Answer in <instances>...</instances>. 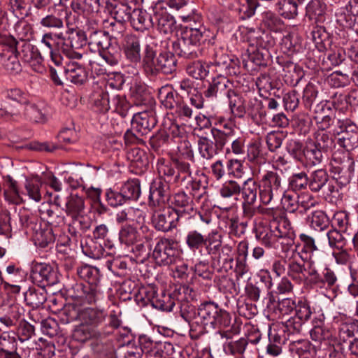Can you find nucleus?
<instances>
[{
	"label": "nucleus",
	"mask_w": 358,
	"mask_h": 358,
	"mask_svg": "<svg viewBox=\"0 0 358 358\" xmlns=\"http://www.w3.org/2000/svg\"><path fill=\"white\" fill-rule=\"evenodd\" d=\"M120 190L127 201H136L141 195V185L138 179H132L125 182Z\"/></svg>",
	"instance_id": "obj_40"
},
{
	"label": "nucleus",
	"mask_w": 358,
	"mask_h": 358,
	"mask_svg": "<svg viewBox=\"0 0 358 358\" xmlns=\"http://www.w3.org/2000/svg\"><path fill=\"white\" fill-rule=\"evenodd\" d=\"M170 185L160 177L155 180L150 187L149 206L152 208L165 206L170 200Z\"/></svg>",
	"instance_id": "obj_15"
},
{
	"label": "nucleus",
	"mask_w": 358,
	"mask_h": 358,
	"mask_svg": "<svg viewBox=\"0 0 358 358\" xmlns=\"http://www.w3.org/2000/svg\"><path fill=\"white\" fill-rule=\"evenodd\" d=\"M206 241V236L196 230L189 231L185 237V243L193 252L200 250L204 247Z\"/></svg>",
	"instance_id": "obj_50"
},
{
	"label": "nucleus",
	"mask_w": 358,
	"mask_h": 358,
	"mask_svg": "<svg viewBox=\"0 0 358 358\" xmlns=\"http://www.w3.org/2000/svg\"><path fill=\"white\" fill-rule=\"evenodd\" d=\"M299 6L295 0H280L276 3L280 14L287 19L294 18L298 15Z\"/></svg>",
	"instance_id": "obj_46"
},
{
	"label": "nucleus",
	"mask_w": 358,
	"mask_h": 358,
	"mask_svg": "<svg viewBox=\"0 0 358 358\" xmlns=\"http://www.w3.org/2000/svg\"><path fill=\"white\" fill-rule=\"evenodd\" d=\"M69 224V232L74 238L80 237L90 227V222L85 214L71 217Z\"/></svg>",
	"instance_id": "obj_29"
},
{
	"label": "nucleus",
	"mask_w": 358,
	"mask_h": 358,
	"mask_svg": "<svg viewBox=\"0 0 358 358\" xmlns=\"http://www.w3.org/2000/svg\"><path fill=\"white\" fill-rule=\"evenodd\" d=\"M197 145L199 153L203 159L210 160L220 153L213 143V140L207 136L199 137Z\"/></svg>",
	"instance_id": "obj_32"
},
{
	"label": "nucleus",
	"mask_w": 358,
	"mask_h": 358,
	"mask_svg": "<svg viewBox=\"0 0 358 358\" xmlns=\"http://www.w3.org/2000/svg\"><path fill=\"white\" fill-rule=\"evenodd\" d=\"M291 229L290 224L284 222H271V224H259L255 228L257 239L267 248L274 247L278 239L289 236Z\"/></svg>",
	"instance_id": "obj_5"
},
{
	"label": "nucleus",
	"mask_w": 358,
	"mask_h": 358,
	"mask_svg": "<svg viewBox=\"0 0 358 358\" xmlns=\"http://www.w3.org/2000/svg\"><path fill=\"white\" fill-rule=\"evenodd\" d=\"M174 306L175 301L173 296L164 292L160 296L157 294L152 301V307L162 311L170 312L173 310Z\"/></svg>",
	"instance_id": "obj_55"
},
{
	"label": "nucleus",
	"mask_w": 358,
	"mask_h": 358,
	"mask_svg": "<svg viewBox=\"0 0 358 358\" xmlns=\"http://www.w3.org/2000/svg\"><path fill=\"white\" fill-rule=\"evenodd\" d=\"M101 329L92 328L80 323V325L75 329L73 336L76 341L85 343L90 339L101 340Z\"/></svg>",
	"instance_id": "obj_28"
},
{
	"label": "nucleus",
	"mask_w": 358,
	"mask_h": 358,
	"mask_svg": "<svg viewBox=\"0 0 358 358\" xmlns=\"http://www.w3.org/2000/svg\"><path fill=\"white\" fill-rule=\"evenodd\" d=\"M28 63L36 72H42V57L40 52L31 43L21 41L18 42L11 36L0 38V64L10 73H17L21 71L19 61Z\"/></svg>",
	"instance_id": "obj_1"
},
{
	"label": "nucleus",
	"mask_w": 358,
	"mask_h": 358,
	"mask_svg": "<svg viewBox=\"0 0 358 358\" xmlns=\"http://www.w3.org/2000/svg\"><path fill=\"white\" fill-rule=\"evenodd\" d=\"M141 64L146 76L155 77L159 73L158 56H156V50L153 43H146L145 44Z\"/></svg>",
	"instance_id": "obj_19"
},
{
	"label": "nucleus",
	"mask_w": 358,
	"mask_h": 358,
	"mask_svg": "<svg viewBox=\"0 0 358 358\" xmlns=\"http://www.w3.org/2000/svg\"><path fill=\"white\" fill-rule=\"evenodd\" d=\"M129 22L136 30H143L153 25V19L145 11L134 8Z\"/></svg>",
	"instance_id": "obj_35"
},
{
	"label": "nucleus",
	"mask_w": 358,
	"mask_h": 358,
	"mask_svg": "<svg viewBox=\"0 0 358 358\" xmlns=\"http://www.w3.org/2000/svg\"><path fill=\"white\" fill-rule=\"evenodd\" d=\"M110 38L108 32L101 30L90 31L88 34V45L91 50L99 52L109 48Z\"/></svg>",
	"instance_id": "obj_25"
},
{
	"label": "nucleus",
	"mask_w": 358,
	"mask_h": 358,
	"mask_svg": "<svg viewBox=\"0 0 358 358\" xmlns=\"http://www.w3.org/2000/svg\"><path fill=\"white\" fill-rule=\"evenodd\" d=\"M326 236L328 238L329 245L331 248L343 249L346 245L349 238L352 236L350 233H347L345 231H339L337 229H332L329 230Z\"/></svg>",
	"instance_id": "obj_33"
},
{
	"label": "nucleus",
	"mask_w": 358,
	"mask_h": 358,
	"mask_svg": "<svg viewBox=\"0 0 358 358\" xmlns=\"http://www.w3.org/2000/svg\"><path fill=\"white\" fill-rule=\"evenodd\" d=\"M152 223L155 228L163 232H168L184 224L176 212L170 207L165 206L153 207Z\"/></svg>",
	"instance_id": "obj_10"
},
{
	"label": "nucleus",
	"mask_w": 358,
	"mask_h": 358,
	"mask_svg": "<svg viewBox=\"0 0 358 358\" xmlns=\"http://www.w3.org/2000/svg\"><path fill=\"white\" fill-rule=\"evenodd\" d=\"M61 34L52 32L45 34L41 39V45L47 48V53L56 66L62 64V57L59 52L62 51Z\"/></svg>",
	"instance_id": "obj_20"
},
{
	"label": "nucleus",
	"mask_w": 358,
	"mask_h": 358,
	"mask_svg": "<svg viewBox=\"0 0 358 358\" xmlns=\"http://www.w3.org/2000/svg\"><path fill=\"white\" fill-rule=\"evenodd\" d=\"M134 8H131L127 3H117L114 5L110 11L115 21L124 23L131 20V13Z\"/></svg>",
	"instance_id": "obj_48"
},
{
	"label": "nucleus",
	"mask_w": 358,
	"mask_h": 358,
	"mask_svg": "<svg viewBox=\"0 0 358 358\" xmlns=\"http://www.w3.org/2000/svg\"><path fill=\"white\" fill-rule=\"evenodd\" d=\"M81 307L78 306L76 303H68L59 312L60 320L64 323L68 324L76 320L80 322Z\"/></svg>",
	"instance_id": "obj_39"
},
{
	"label": "nucleus",
	"mask_w": 358,
	"mask_h": 358,
	"mask_svg": "<svg viewBox=\"0 0 358 358\" xmlns=\"http://www.w3.org/2000/svg\"><path fill=\"white\" fill-rule=\"evenodd\" d=\"M26 304L37 308L42 306L47 300L46 292L43 289H36L30 287L24 294Z\"/></svg>",
	"instance_id": "obj_34"
},
{
	"label": "nucleus",
	"mask_w": 358,
	"mask_h": 358,
	"mask_svg": "<svg viewBox=\"0 0 358 358\" xmlns=\"http://www.w3.org/2000/svg\"><path fill=\"white\" fill-rule=\"evenodd\" d=\"M262 24L271 31H278L282 28V20L271 11L264 12L262 14Z\"/></svg>",
	"instance_id": "obj_64"
},
{
	"label": "nucleus",
	"mask_w": 358,
	"mask_h": 358,
	"mask_svg": "<svg viewBox=\"0 0 358 358\" xmlns=\"http://www.w3.org/2000/svg\"><path fill=\"white\" fill-rule=\"evenodd\" d=\"M227 99L231 114L236 117H243L246 113L243 97L234 90Z\"/></svg>",
	"instance_id": "obj_38"
},
{
	"label": "nucleus",
	"mask_w": 358,
	"mask_h": 358,
	"mask_svg": "<svg viewBox=\"0 0 358 358\" xmlns=\"http://www.w3.org/2000/svg\"><path fill=\"white\" fill-rule=\"evenodd\" d=\"M144 38L136 34H127L122 41V48L126 59L134 64H139L141 57V45L143 44Z\"/></svg>",
	"instance_id": "obj_16"
},
{
	"label": "nucleus",
	"mask_w": 358,
	"mask_h": 358,
	"mask_svg": "<svg viewBox=\"0 0 358 358\" xmlns=\"http://www.w3.org/2000/svg\"><path fill=\"white\" fill-rule=\"evenodd\" d=\"M234 84L227 77L218 76L209 83L203 94L206 97H227L234 91Z\"/></svg>",
	"instance_id": "obj_17"
},
{
	"label": "nucleus",
	"mask_w": 358,
	"mask_h": 358,
	"mask_svg": "<svg viewBox=\"0 0 358 358\" xmlns=\"http://www.w3.org/2000/svg\"><path fill=\"white\" fill-rule=\"evenodd\" d=\"M287 274L299 285L308 280L307 268L305 264L295 259H289L288 262Z\"/></svg>",
	"instance_id": "obj_27"
},
{
	"label": "nucleus",
	"mask_w": 358,
	"mask_h": 358,
	"mask_svg": "<svg viewBox=\"0 0 358 358\" xmlns=\"http://www.w3.org/2000/svg\"><path fill=\"white\" fill-rule=\"evenodd\" d=\"M99 0H72L71 8L78 15H88L98 9Z\"/></svg>",
	"instance_id": "obj_52"
},
{
	"label": "nucleus",
	"mask_w": 358,
	"mask_h": 358,
	"mask_svg": "<svg viewBox=\"0 0 358 358\" xmlns=\"http://www.w3.org/2000/svg\"><path fill=\"white\" fill-rule=\"evenodd\" d=\"M207 40L204 28L191 27L182 32L181 36L173 42V51L180 58L195 59L201 55V45Z\"/></svg>",
	"instance_id": "obj_4"
},
{
	"label": "nucleus",
	"mask_w": 358,
	"mask_h": 358,
	"mask_svg": "<svg viewBox=\"0 0 358 358\" xmlns=\"http://www.w3.org/2000/svg\"><path fill=\"white\" fill-rule=\"evenodd\" d=\"M289 187L294 192L306 189L309 185V178L304 171L292 174L288 180Z\"/></svg>",
	"instance_id": "obj_56"
},
{
	"label": "nucleus",
	"mask_w": 358,
	"mask_h": 358,
	"mask_svg": "<svg viewBox=\"0 0 358 358\" xmlns=\"http://www.w3.org/2000/svg\"><path fill=\"white\" fill-rule=\"evenodd\" d=\"M158 96L162 103L168 109L176 108L180 102L178 94H176L169 86L161 87L159 90Z\"/></svg>",
	"instance_id": "obj_37"
},
{
	"label": "nucleus",
	"mask_w": 358,
	"mask_h": 358,
	"mask_svg": "<svg viewBox=\"0 0 358 358\" xmlns=\"http://www.w3.org/2000/svg\"><path fill=\"white\" fill-rule=\"evenodd\" d=\"M198 316L206 331L218 329L222 338L229 339L239 333V327L232 323L230 314L215 303L201 304L198 310Z\"/></svg>",
	"instance_id": "obj_2"
},
{
	"label": "nucleus",
	"mask_w": 358,
	"mask_h": 358,
	"mask_svg": "<svg viewBox=\"0 0 358 358\" xmlns=\"http://www.w3.org/2000/svg\"><path fill=\"white\" fill-rule=\"evenodd\" d=\"M83 251L86 255L95 259H106L109 254L100 243L93 240L86 243L85 247L83 248Z\"/></svg>",
	"instance_id": "obj_53"
},
{
	"label": "nucleus",
	"mask_w": 358,
	"mask_h": 358,
	"mask_svg": "<svg viewBox=\"0 0 358 358\" xmlns=\"http://www.w3.org/2000/svg\"><path fill=\"white\" fill-rule=\"evenodd\" d=\"M219 192L224 199L238 196L241 194V185L234 180H227L220 187Z\"/></svg>",
	"instance_id": "obj_62"
},
{
	"label": "nucleus",
	"mask_w": 358,
	"mask_h": 358,
	"mask_svg": "<svg viewBox=\"0 0 358 358\" xmlns=\"http://www.w3.org/2000/svg\"><path fill=\"white\" fill-rule=\"evenodd\" d=\"M170 201L169 207L176 212L183 223L197 214L193 197L184 192L174 194L170 198Z\"/></svg>",
	"instance_id": "obj_12"
},
{
	"label": "nucleus",
	"mask_w": 358,
	"mask_h": 358,
	"mask_svg": "<svg viewBox=\"0 0 358 358\" xmlns=\"http://www.w3.org/2000/svg\"><path fill=\"white\" fill-rule=\"evenodd\" d=\"M298 205H299V213H307L319 205L317 199L312 194L303 192L298 195Z\"/></svg>",
	"instance_id": "obj_58"
},
{
	"label": "nucleus",
	"mask_w": 358,
	"mask_h": 358,
	"mask_svg": "<svg viewBox=\"0 0 358 358\" xmlns=\"http://www.w3.org/2000/svg\"><path fill=\"white\" fill-rule=\"evenodd\" d=\"M155 20L157 24V29L164 34L172 33L176 29V22L173 17L164 13L159 16L156 15Z\"/></svg>",
	"instance_id": "obj_60"
},
{
	"label": "nucleus",
	"mask_w": 358,
	"mask_h": 358,
	"mask_svg": "<svg viewBox=\"0 0 358 358\" xmlns=\"http://www.w3.org/2000/svg\"><path fill=\"white\" fill-rule=\"evenodd\" d=\"M326 153L324 150H322L319 147L315 146L313 143L305 146V153H303V162L310 165L320 164L323 159V154Z\"/></svg>",
	"instance_id": "obj_43"
},
{
	"label": "nucleus",
	"mask_w": 358,
	"mask_h": 358,
	"mask_svg": "<svg viewBox=\"0 0 358 358\" xmlns=\"http://www.w3.org/2000/svg\"><path fill=\"white\" fill-rule=\"evenodd\" d=\"M269 56V52L266 49L248 50L247 53L243 56L244 67L248 71H255L257 67L266 65Z\"/></svg>",
	"instance_id": "obj_21"
},
{
	"label": "nucleus",
	"mask_w": 358,
	"mask_h": 358,
	"mask_svg": "<svg viewBox=\"0 0 358 358\" xmlns=\"http://www.w3.org/2000/svg\"><path fill=\"white\" fill-rule=\"evenodd\" d=\"M80 314V323L96 329H101L99 326L106 317V313L103 310L92 308H83Z\"/></svg>",
	"instance_id": "obj_23"
},
{
	"label": "nucleus",
	"mask_w": 358,
	"mask_h": 358,
	"mask_svg": "<svg viewBox=\"0 0 358 358\" xmlns=\"http://www.w3.org/2000/svg\"><path fill=\"white\" fill-rule=\"evenodd\" d=\"M330 221L327 215L322 210L312 212L310 225L315 230L324 231L329 227Z\"/></svg>",
	"instance_id": "obj_61"
},
{
	"label": "nucleus",
	"mask_w": 358,
	"mask_h": 358,
	"mask_svg": "<svg viewBox=\"0 0 358 358\" xmlns=\"http://www.w3.org/2000/svg\"><path fill=\"white\" fill-rule=\"evenodd\" d=\"M181 183L182 184V182ZM183 184L187 188H190L192 191L191 194L194 199L196 201H200L203 199L206 200L208 197L206 186L200 180L193 179L191 176Z\"/></svg>",
	"instance_id": "obj_41"
},
{
	"label": "nucleus",
	"mask_w": 358,
	"mask_h": 358,
	"mask_svg": "<svg viewBox=\"0 0 358 358\" xmlns=\"http://www.w3.org/2000/svg\"><path fill=\"white\" fill-rule=\"evenodd\" d=\"M94 105L101 113H106L109 110L117 112L122 118L127 116L130 104L126 98L120 94H111L107 92L101 91L94 100ZM124 121L121 119L120 124H124Z\"/></svg>",
	"instance_id": "obj_6"
},
{
	"label": "nucleus",
	"mask_w": 358,
	"mask_h": 358,
	"mask_svg": "<svg viewBox=\"0 0 358 358\" xmlns=\"http://www.w3.org/2000/svg\"><path fill=\"white\" fill-rule=\"evenodd\" d=\"M127 157L131 161V165L138 169L140 171H143L148 166V157L145 152L139 148L132 149L128 153Z\"/></svg>",
	"instance_id": "obj_47"
},
{
	"label": "nucleus",
	"mask_w": 358,
	"mask_h": 358,
	"mask_svg": "<svg viewBox=\"0 0 358 358\" xmlns=\"http://www.w3.org/2000/svg\"><path fill=\"white\" fill-rule=\"evenodd\" d=\"M257 210L260 214L266 217L268 220L269 225H271L273 222L278 223H281L282 222L285 224H290L287 217L280 215V210L277 208H265L259 206L257 207Z\"/></svg>",
	"instance_id": "obj_63"
},
{
	"label": "nucleus",
	"mask_w": 358,
	"mask_h": 358,
	"mask_svg": "<svg viewBox=\"0 0 358 358\" xmlns=\"http://www.w3.org/2000/svg\"><path fill=\"white\" fill-rule=\"evenodd\" d=\"M85 200L78 194H70L65 203L64 211L71 218L85 214Z\"/></svg>",
	"instance_id": "obj_26"
},
{
	"label": "nucleus",
	"mask_w": 358,
	"mask_h": 358,
	"mask_svg": "<svg viewBox=\"0 0 358 358\" xmlns=\"http://www.w3.org/2000/svg\"><path fill=\"white\" fill-rule=\"evenodd\" d=\"M194 163V152L190 147L185 145L183 148H179L178 154L172 157L171 162H166L163 159H159L157 170L161 177H167L169 182L173 179L174 182H185L192 175Z\"/></svg>",
	"instance_id": "obj_3"
},
{
	"label": "nucleus",
	"mask_w": 358,
	"mask_h": 358,
	"mask_svg": "<svg viewBox=\"0 0 358 358\" xmlns=\"http://www.w3.org/2000/svg\"><path fill=\"white\" fill-rule=\"evenodd\" d=\"M248 244L247 242L242 241L238 245V252L242 258L238 257L236 259V264L234 269L236 278H243L248 275L249 266L246 264V256L248 252Z\"/></svg>",
	"instance_id": "obj_36"
},
{
	"label": "nucleus",
	"mask_w": 358,
	"mask_h": 358,
	"mask_svg": "<svg viewBox=\"0 0 358 358\" xmlns=\"http://www.w3.org/2000/svg\"><path fill=\"white\" fill-rule=\"evenodd\" d=\"M31 278L34 282L40 287L52 286L59 282L58 272L50 264L33 262L31 264Z\"/></svg>",
	"instance_id": "obj_14"
},
{
	"label": "nucleus",
	"mask_w": 358,
	"mask_h": 358,
	"mask_svg": "<svg viewBox=\"0 0 358 358\" xmlns=\"http://www.w3.org/2000/svg\"><path fill=\"white\" fill-rule=\"evenodd\" d=\"M156 263L160 266H168L179 261L178 250L172 239L160 238L152 252Z\"/></svg>",
	"instance_id": "obj_11"
},
{
	"label": "nucleus",
	"mask_w": 358,
	"mask_h": 358,
	"mask_svg": "<svg viewBox=\"0 0 358 358\" xmlns=\"http://www.w3.org/2000/svg\"><path fill=\"white\" fill-rule=\"evenodd\" d=\"M5 313L0 316V324L6 327L15 326L20 322L24 308L17 303H13L4 309Z\"/></svg>",
	"instance_id": "obj_24"
},
{
	"label": "nucleus",
	"mask_w": 358,
	"mask_h": 358,
	"mask_svg": "<svg viewBox=\"0 0 358 358\" xmlns=\"http://www.w3.org/2000/svg\"><path fill=\"white\" fill-rule=\"evenodd\" d=\"M42 186L41 178L38 176H34L30 179L26 180L25 188L29 196L36 201L41 199V187Z\"/></svg>",
	"instance_id": "obj_54"
},
{
	"label": "nucleus",
	"mask_w": 358,
	"mask_h": 358,
	"mask_svg": "<svg viewBox=\"0 0 358 358\" xmlns=\"http://www.w3.org/2000/svg\"><path fill=\"white\" fill-rule=\"evenodd\" d=\"M94 105L101 113H106L109 110L117 112L122 118L127 116L130 104L126 98L120 94H111L107 92L101 91L94 100ZM124 121L121 119L120 124H124Z\"/></svg>",
	"instance_id": "obj_7"
},
{
	"label": "nucleus",
	"mask_w": 358,
	"mask_h": 358,
	"mask_svg": "<svg viewBox=\"0 0 358 358\" xmlns=\"http://www.w3.org/2000/svg\"><path fill=\"white\" fill-rule=\"evenodd\" d=\"M329 180V176L324 169L313 171L309 178V187L313 192H319Z\"/></svg>",
	"instance_id": "obj_51"
},
{
	"label": "nucleus",
	"mask_w": 358,
	"mask_h": 358,
	"mask_svg": "<svg viewBox=\"0 0 358 358\" xmlns=\"http://www.w3.org/2000/svg\"><path fill=\"white\" fill-rule=\"evenodd\" d=\"M20 220L24 227L33 231V238L36 245L45 248L54 243L55 236L52 227H45L42 229L35 222V218L30 219L27 215L22 216Z\"/></svg>",
	"instance_id": "obj_13"
},
{
	"label": "nucleus",
	"mask_w": 358,
	"mask_h": 358,
	"mask_svg": "<svg viewBox=\"0 0 358 358\" xmlns=\"http://www.w3.org/2000/svg\"><path fill=\"white\" fill-rule=\"evenodd\" d=\"M77 275L87 282V285H99L101 274L99 270L94 266L83 264L77 268Z\"/></svg>",
	"instance_id": "obj_31"
},
{
	"label": "nucleus",
	"mask_w": 358,
	"mask_h": 358,
	"mask_svg": "<svg viewBox=\"0 0 358 358\" xmlns=\"http://www.w3.org/2000/svg\"><path fill=\"white\" fill-rule=\"evenodd\" d=\"M225 222L229 229V234L237 237H240L245 233L248 225L247 221L240 222L238 217H227Z\"/></svg>",
	"instance_id": "obj_59"
},
{
	"label": "nucleus",
	"mask_w": 358,
	"mask_h": 358,
	"mask_svg": "<svg viewBox=\"0 0 358 358\" xmlns=\"http://www.w3.org/2000/svg\"><path fill=\"white\" fill-rule=\"evenodd\" d=\"M62 52L70 59H79L82 54L78 52L85 43L87 36L81 30L70 29L65 34L60 32Z\"/></svg>",
	"instance_id": "obj_9"
},
{
	"label": "nucleus",
	"mask_w": 358,
	"mask_h": 358,
	"mask_svg": "<svg viewBox=\"0 0 358 358\" xmlns=\"http://www.w3.org/2000/svg\"><path fill=\"white\" fill-rule=\"evenodd\" d=\"M262 182L259 198L264 205H268L273 200L280 199L285 193L282 178L276 172L267 171L262 176Z\"/></svg>",
	"instance_id": "obj_8"
},
{
	"label": "nucleus",
	"mask_w": 358,
	"mask_h": 358,
	"mask_svg": "<svg viewBox=\"0 0 358 358\" xmlns=\"http://www.w3.org/2000/svg\"><path fill=\"white\" fill-rule=\"evenodd\" d=\"M59 73H64L66 79L76 85H82L87 80V73L85 69L75 62H70L64 68L59 69Z\"/></svg>",
	"instance_id": "obj_22"
},
{
	"label": "nucleus",
	"mask_w": 358,
	"mask_h": 358,
	"mask_svg": "<svg viewBox=\"0 0 358 358\" xmlns=\"http://www.w3.org/2000/svg\"><path fill=\"white\" fill-rule=\"evenodd\" d=\"M103 263L108 270L117 276L124 275L127 268L126 261L120 257H113L110 253Z\"/></svg>",
	"instance_id": "obj_49"
},
{
	"label": "nucleus",
	"mask_w": 358,
	"mask_h": 358,
	"mask_svg": "<svg viewBox=\"0 0 358 358\" xmlns=\"http://www.w3.org/2000/svg\"><path fill=\"white\" fill-rule=\"evenodd\" d=\"M313 144L319 147L322 150L327 152L335 147L334 136L326 131L317 130L315 133V142Z\"/></svg>",
	"instance_id": "obj_44"
},
{
	"label": "nucleus",
	"mask_w": 358,
	"mask_h": 358,
	"mask_svg": "<svg viewBox=\"0 0 358 358\" xmlns=\"http://www.w3.org/2000/svg\"><path fill=\"white\" fill-rule=\"evenodd\" d=\"M140 234L136 227L131 224H125L120 230L119 239L122 243L131 245L140 240Z\"/></svg>",
	"instance_id": "obj_45"
},
{
	"label": "nucleus",
	"mask_w": 358,
	"mask_h": 358,
	"mask_svg": "<svg viewBox=\"0 0 358 358\" xmlns=\"http://www.w3.org/2000/svg\"><path fill=\"white\" fill-rule=\"evenodd\" d=\"M157 120L152 110H144L135 113L131 120V125L141 136L148 134L156 125Z\"/></svg>",
	"instance_id": "obj_18"
},
{
	"label": "nucleus",
	"mask_w": 358,
	"mask_h": 358,
	"mask_svg": "<svg viewBox=\"0 0 358 358\" xmlns=\"http://www.w3.org/2000/svg\"><path fill=\"white\" fill-rule=\"evenodd\" d=\"M261 185L253 178H249L241 185L243 201H257Z\"/></svg>",
	"instance_id": "obj_30"
},
{
	"label": "nucleus",
	"mask_w": 358,
	"mask_h": 358,
	"mask_svg": "<svg viewBox=\"0 0 358 358\" xmlns=\"http://www.w3.org/2000/svg\"><path fill=\"white\" fill-rule=\"evenodd\" d=\"M102 296L99 285H85L83 288V294L79 297L88 304L95 303Z\"/></svg>",
	"instance_id": "obj_57"
},
{
	"label": "nucleus",
	"mask_w": 358,
	"mask_h": 358,
	"mask_svg": "<svg viewBox=\"0 0 358 358\" xmlns=\"http://www.w3.org/2000/svg\"><path fill=\"white\" fill-rule=\"evenodd\" d=\"M159 73L171 74L176 70V59L173 54L162 52L158 55Z\"/></svg>",
	"instance_id": "obj_42"
}]
</instances>
